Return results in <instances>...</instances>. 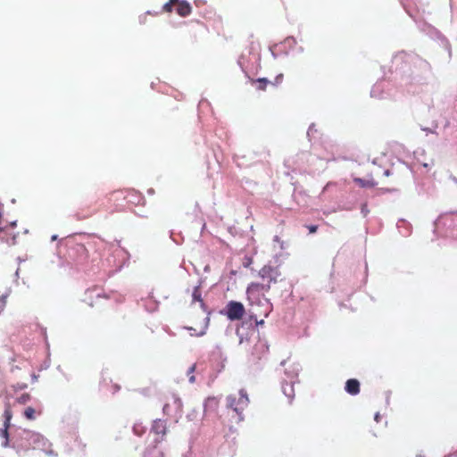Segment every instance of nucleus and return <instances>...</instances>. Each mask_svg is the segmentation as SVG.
Here are the masks:
<instances>
[{
  "mask_svg": "<svg viewBox=\"0 0 457 457\" xmlns=\"http://www.w3.org/2000/svg\"><path fill=\"white\" fill-rule=\"evenodd\" d=\"M17 226V221H12L4 227L0 226V240L8 245H15L21 233L20 230H16Z\"/></svg>",
  "mask_w": 457,
  "mask_h": 457,
  "instance_id": "nucleus-1",
  "label": "nucleus"
},
{
  "mask_svg": "<svg viewBox=\"0 0 457 457\" xmlns=\"http://www.w3.org/2000/svg\"><path fill=\"white\" fill-rule=\"evenodd\" d=\"M245 313V306L242 303L237 301L228 302L225 309V315L230 320H239L244 317Z\"/></svg>",
  "mask_w": 457,
  "mask_h": 457,
  "instance_id": "nucleus-2",
  "label": "nucleus"
},
{
  "mask_svg": "<svg viewBox=\"0 0 457 457\" xmlns=\"http://www.w3.org/2000/svg\"><path fill=\"white\" fill-rule=\"evenodd\" d=\"M259 276L262 279L263 283L269 284V287H270L271 282H277L278 277L280 276V272L277 268L270 265H265L260 270Z\"/></svg>",
  "mask_w": 457,
  "mask_h": 457,
  "instance_id": "nucleus-3",
  "label": "nucleus"
},
{
  "mask_svg": "<svg viewBox=\"0 0 457 457\" xmlns=\"http://www.w3.org/2000/svg\"><path fill=\"white\" fill-rule=\"evenodd\" d=\"M11 418H12V413H11L10 408H9V406H6V408L4 410V428L0 429V436L4 439V442L2 443V445L4 447H6L9 443L7 430L10 426Z\"/></svg>",
  "mask_w": 457,
  "mask_h": 457,
  "instance_id": "nucleus-4",
  "label": "nucleus"
},
{
  "mask_svg": "<svg viewBox=\"0 0 457 457\" xmlns=\"http://www.w3.org/2000/svg\"><path fill=\"white\" fill-rule=\"evenodd\" d=\"M270 288L269 284H265L263 282L262 283H256L253 282L251 283L246 289V294L248 298L250 299L252 296H253L255 294L267 291Z\"/></svg>",
  "mask_w": 457,
  "mask_h": 457,
  "instance_id": "nucleus-5",
  "label": "nucleus"
},
{
  "mask_svg": "<svg viewBox=\"0 0 457 457\" xmlns=\"http://www.w3.org/2000/svg\"><path fill=\"white\" fill-rule=\"evenodd\" d=\"M176 5V12L181 17L188 16L192 12L191 5L186 0H179Z\"/></svg>",
  "mask_w": 457,
  "mask_h": 457,
  "instance_id": "nucleus-6",
  "label": "nucleus"
},
{
  "mask_svg": "<svg viewBox=\"0 0 457 457\" xmlns=\"http://www.w3.org/2000/svg\"><path fill=\"white\" fill-rule=\"evenodd\" d=\"M166 423L162 420H155L152 427V431L156 435L163 436L166 434Z\"/></svg>",
  "mask_w": 457,
  "mask_h": 457,
  "instance_id": "nucleus-7",
  "label": "nucleus"
},
{
  "mask_svg": "<svg viewBox=\"0 0 457 457\" xmlns=\"http://www.w3.org/2000/svg\"><path fill=\"white\" fill-rule=\"evenodd\" d=\"M360 384L356 379H349L345 384V390L351 395H356L359 392Z\"/></svg>",
  "mask_w": 457,
  "mask_h": 457,
  "instance_id": "nucleus-8",
  "label": "nucleus"
},
{
  "mask_svg": "<svg viewBox=\"0 0 457 457\" xmlns=\"http://www.w3.org/2000/svg\"><path fill=\"white\" fill-rule=\"evenodd\" d=\"M193 302H199L202 308L204 307V300L202 299V293L199 287H195L192 293Z\"/></svg>",
  "mask_w": 457,
  "mask_h": 457,
  "instance_id": "nucleus-9",
  "label": "nucleus"
},
{
  "mask_svg": "<svg viewBox=\"0 0 457 457\" xmlns=\"http://www.w3.org/2000/svg\"><path fill=\"white\" fill-rule=\"evenodd\" d=\"M252 85H256L260 90H265L269 81L266 79H251Z\"/></svg>",
  "mask_w": 457,
  "mask_h": 457,
  "instance_id": "nucleus-10",
  "label": "nucleus"
},
{
  "mask_svg": "<svg viewBox=\"0 0 457 457\" xmlns=\"http://www.w3.org/2000/svg\"><path fill=\"white\" fill-rule=\"evenodd\" d=\"M253 350L256 353H265L268 351V346L264 342L259 341L257 344H255Z\"/></svg>",
  "mask_w": 457,
  "mask_h": 457,
  "instance_id": "nucleus-11",
  "label": "nucleus"
},
{
  "mask_svg": "<svg viewBox=\"0 0 457 457\" xmlns=\"http://www.w3.org/2000/svg\"><path fill=\"white\" fill-rule=\"evenodd\" d=\"M178 2L179 0H169V2L163 5V11L166 12H171L173 6L176 5V3Z\"/></svg>",
  "mask_w": 457,
  "mask_h": 457,
  "instance_id": "nucleus-12",
  "label": "nucleus"
},
{
  "mask_svg": "<svg viewBox=\"0 0 457 457\" xmlns=\"http://www.w3.org/2000/svg\"><path fill=\"white\" fill-rule=\"evenodd\" d=\"M35 413L36 411L32 407H28L24 411V415L28 420H34Z\"/></svg>",
  "mask_w": 457,
  "mask_h": 457,
  "instance_id": "nucleus-13",
  "label": "nucleus"
},
{
  "mask_svg": "<svg viewBox=\"0 0 457 457\" xmlns=\"http://www.w3.org/2000/svg\"><path fill=\"white\" fill-rule=\"evenodd\" d=\"M354 181L361 187H370L372 184L370 181H365L361 179H354Z\"/></svg>",
  "mask_w": 457,
  "mask_h": 457,
  "instance_id": "nucleus-14",
  "label": "nucleus"
},
{
  "mask_svg": "<svg viewBox=\"0 0 457 457\" xmlns=\"http://www.w3.org/2000/svg\"><path fill=\"white\" fill-rule=\"evenodd\" d=\"M195 364H193L189 369H188V371H187V374L189 375V381L191 383H194L195 382V376L192 375V373L195 371Z\"/></svg>",
  "mask_w": 457,
  "mask_h": 457,
  "instance_id": "nucleus-15",
  "label": "nucleus"
},
{
  "mask_svg": "<svg viewBox=\"0 0 457 457\" xmlns=\"http://www.w3.org/2000/svg\"><path fill=\"white\" fill-rule=\"evenodd\" d=\"M239 400H248V395L245 390H244V389L240 390Z\"/></svg>",
  "mask_w": 457,
  "mask_h": 457,
  "instance_id": "nucleus-16",
  "label": "nucleus"
},
{
  "mask_svg": "<svg viewBox=\"0 0 457 457\" xmlns=\"http://www.w3.org/2000/svg\"><path fill=\"white\" fill-rule=\"evenodd\" d=\"M4 306H5V300L4 299H1L0 300V313L3 312V310L4 309Z\"/></svg>",
  "mask_w": 457,
  "mask_h": 457,
  "instance_id": "nucleus-17",
  "label": "nucleus"
},
{
  "mask_svg": "<svg viewBox=\"0 0 457 457\" xmlns=\"http://www.w3.org/2000/svg\"><path fill=\"white\" fill-rule=\"evenodd\" d=\"M282 79H283V74H279V75L277 77V82H278V83L282 82Z\"/></svg>",
  "mask_w": 457,
  "mask_h": 457,
  "instance_id": "nucleus-18",
  "label": "nucleus"
},
{
  "mask_svg": "<svg viewBox=\"0 0 457 457\" xmlns=\"http://www.w3.org/2000/svg\"><path fill=\"white\" fill-rule=\"evenodd\" d=\"M235 403V402H231V403H230V404L228 405V407L233 408V409H234V411H237V406H236V407H233V403Z\"/></svg>",
  "mask_w": 457,
  "mask_h": 457,
  "instance_id": "nucleus-19",
  "label": "nucleus"
},
{
  "mask_svg": "<svg viewBox=\"0 0 457 457\" xmlns=\"http://www.w3.org/2000/svg\"><path fill=\"white\" fill-rule=\"evenodd\" d=\"M378 419H379V414H378V413H377V414L375 415V420H376V421H378Z\"/></svg>",
  "mask_w": 457,
  "mask_h": 457,
  "instance_id": "nucleus-20",
  "label": "nucleus"
},
{
  "mask_svg": "<svg viewBox=\"0 0 457 457\" xmlns=\"http://www.w3.org/2000/svg\"><path fill=\"white\" fill-rule=\"evenodd\" d=\"M315 231H316V227H312V228H311V232H315Z\"/></svg>",
  "mask_w": 457,
  "mask_h": 457,
  "instance_id": "nucleus-21",
  "label": "nucleus"
},
{
  "mask_svg": "<svg viewBox=\"0 0 457 457\" xmlns=\"http://www.w3.org/2000/svg\"><path fill=\"white\" fill-rule=\"evenodd\" d=\"M19 400H25V399H24V395H21V396L19 398Z\"/></svg>",
  "mask_w": 457,
  "mask_h": 457,
  "instance_id": "nucleus-22",
  "label": "nucleus"
}]
</instances>
